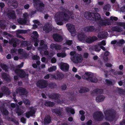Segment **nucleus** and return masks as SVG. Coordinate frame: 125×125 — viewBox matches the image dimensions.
I'll return each mask as SVG.
<instances>
[{"label": "nucleus", "mask_w": 125, "mask_h": 125, "mask_svg": "<svg viewBox=\"0 0 125 125\" xmlns=\"http://www.w3.org/2000/svg\"><path fill=\"white\" fill-rule=\"evenodd\" d=\"M84 15L87 19L97 22L100 26H105L111 25V23L108 21L102 20L100 15L98 13L94 14L93 12H86L85 13Z\"/></svg>", "instance_id": "nucleus-1"}, {"label": "nucleus", "mask_w": 125, "mask_h": 125, "mask_svg": "<svg viewBox=\"0 0 125 125\" xmlns=\"http://www.w3.org/2000/svg\"><path fill=\"white\" fill-rule=\"evenodd\" d=\"M72 15V12L64 9L62 12L57 13L55 15L54 19L57 24L61 25L63 23L67 22L70 18L69 16Z\"/></svg>", "instance_id": "nucleus-2"}, {"label": "nucleus", "mask_w": 125, "mask_h": 125, "mask_svg": "<svg viewBox=\"0 0 125 125\" xmlns=\"http://www.w3.org/2000/svg\"><path fill=\"white\" fill-rule=\"evenodd\" d=\"M40 47L38 48V50L40 52V54L43 55V54L46 56L48 58H51L55 54L54 52L50 51L49 52L47 51H44L45 50L48 49L47 43L41 40L40 42Z\"/></svg>", "instance_id": "nucleus-3"}, {"label": "nucleus", "mask_w": 125, "mask_h": 125, "mask_svg": "<svg viewBox=\"0 0 125 125\" xmlns=\"http://www.w3.org/2000/svg\"><path fill=\"white\" fill-rule=\"evenodd\" d=\"M78 38L79 40L81 42L84 43H90L96 40L97 38L95 36L87 37L84 34V33L81 32L78 34Z\"/></svg>", "instance_id": "nucleus-4"}, {"label": "nucleus", "mask_w": 125, "mask_h": 125, "mask_svg": "<svg viewBox=\"0 0 125 125\" xmlns=\"http://www.w3.org/2000/svg\"><path fill=\"white\" fill-rule=\"evenodd\" d=\"M70 54L71 55V59L72 61L75 63L81 62L83 60V57L81 54H76L75 51L71 52Z\"/></svg>", "instance_id": "nucleus-5"}, {"label": "nucleus", "mask_w": 125, "mask_h": 125, "mask_svg": "<svg viewBox=\"0 0 125 125\" xmlns=\"http://www.w3.org/2000/svg\"><path fill=\"white\" fill-rule=\"evenodd\" d=\"M82 78L84 79H87L94 83H96L97 81V78L94 77L93 74L90 72H85V74L82 75Z\"/></svg>", "instance_id": "nucleus-6"}, {"label": "nucleus", "mask_w": 125, "mask_h": 125, "mask_svg": "<svg viewBox=\"0 0 125 125\" xmlns=\"http://www.w3.org/2000/svg\"><path fill=\"white\" fill-rule=\"evenodd\" d=\"M11 53L13 55H15L18 54L20 55V57L21 59L24 58L25 57V52H23V50L22 49H19L18 50V52L17 50L14 48L13 49L11 50Z\"/></svg>", "instance_id": "nucleus-7"}, {"label": "nucleus", "mask_w": 125, "mask_h": 125, "mask_svg": "<svg viewBox=\"0 0 125 125\" xmlns=\"http://www.w3.org/2000/svg\"><path fill=\"white\" fill-rule=\"evenodd\" d=\"M35 7L38 10L42 11L43 9L44 5L41 0H33Z\"/></svg>", "instance_id": "nucleus-8"}, {"label": "nucleus", "mask_w": 125, "mask_h": 125, "mask_svg": "<svg viewBox=\"0 0 125 125\" xmlns=\"http://www.w3.org/2000/svg\"><path fill=\"white\" fill-rule=\"evenodd\" d=\"M105 119L107 120L110 121L113 120L115 119V116L113 114L110 110L105 111L104 112Z\"/></svg>", "instance_id": "nucleus-9"}, {"label": "nucleus", "mask_w": 125, "mask_h": 125, "mask_svg": "<svg viewBox=\"0 0 125 125\" xmlns=\"http://www.w3.org/2000/svg\"><path fill=\"white\" fill-rule=\"evenodd\" d=\"M39 37V35L37 32L36 31H33L31 36L32 40L34 42V45L37 46L38 45V43L39 42V40L37 39Z\"/></svg>", "instance_id": "nucleus-10"}, {"label": "nucleus", "mask_w": 125, "mask_h": 125, "mask_svg": "<svg viewBox=\"0 0 125 125\" xmlns=\"http://www.w3.org/2000/svg\"><path fill=\"white\" fill-rule=\"evenodd\" d=\"M28 15L27 13H25L23 14L24 19L20 18L18 19V22L20 24L23 25H28V23H27L26 22H29L27 20V18H28Z\"/></svg>", "instance_id": "nucleus-11"}, {"label": "nucleus", "mask_w": 125, "mask_h": 125, "mask_svg": "<svg viewBox=\"0 0 125 125\" xmlns=\"http://www.w3.org/2000/svg\"><path fill=\"white\" fill-rule=\"evenodd\" d=\"M66 26L71 33V35L74 36L75 33V30L74 25L71 24H66Z\"/></svg>", "instance_id": "nucleus-12"}, {"label": "nucleus", "mask_w": 125, "mask_h": 125, "mask_svg": "<svg viewBox=\"0 0 125 125\" xmlns=\"http://www.w3.org/2000/svg\"><path fill=\"white\" fill-rule=\"evenodd\" d=\"M47 85V82L44 80H39L36 83L37 86L41 88H44L46 87Z\"/></svg>", "instance_id": "nucleus-13"}, {"label": "nucleus", "mask_w": 125, "mask_h": 125, "mask_svg": "<svg viewBox=\"0 0 125 125\" xmlns=\"http://www.w3.org/2000/svg\"><path fill=\"white\" fill-rule=\"evenodd\" d=\"M53 28L50 23H46L45 25L43 27L44 31L48 33L52 30Z\"/></svg>", "instance_id": "nucleus-14"}, {"label": "nucleus", "mask_w": 125, "mask_h": 125, "mask_svg": "<svg viewBox=\"0 0 125 125\" xmlns=\"http://www.w3.org/2000/svg\"><path fill=\"white\" fill-rule=\"evenodd\" d=\"M15 72L16 74H17L21 77H23L26 76L28 77V74L25 75V72L23 71L20 70L19 69L15 70Z\"/></svg>", "instance_id": "nucleus-15"}, {"label": "nucleus", "mask_w": 125, "mask_h": 125, "mask_svg": "<svg viewBox=\"0 0 125 125\" xmlns=\"http://www.w3.org/2000/svg\"><path fill=\"white\" fill-rule=\"evenodd\" d=\"M93 117L98 121H100L102 120L103 117L102 113L100 112H97L94 114Z\"/></svg>", "instance_id": "nucleus-16"}, {"label": "nucleus", "mask_w": 125, "mask_h": 125, "mask_svg": "<svg viewBox=\"0 0 125 125\" xmlns=\"http://www.w3.org/2000/svg\"><path fill=\"white\" fill-rule=\"evenodd\" d=\"M1 91L3 93H0V98L3 95H8L10 93L9 89L5 87H3L1 88Z\"/></svg>", "instance_id": "nucleus-17"}, {"label": "nucleus", "mask_w": 125, "mask_h": 125, "mask_svg": "<svg viewBox=\"0 0 125 125\" xmlns=\"http://www.w3.org/2000/svg\"><path fill=\"white\" fill-rule=\"evenodd\" d=\"M60 69L64 72H67L68 71L69 66L66 63L61 62L60 64Z\"/></svg>", "instance_id": "nucleus-18"}, {"label": "nucleus", "mask_w": 125, "mask_h": 125, "mask_svg": "<svg viewBox=\"0 0 125 125\" xmlns=\"http://www.w3.org/2000/svg\"><path fill=\"white\" fill-rule=\"evenodd\" d=\"M2 1H5L9 5L12 6L14 8L17 7L18 4L17 2L15 0H2Z\"/></svg>", "instance_id": "nucleus-19"}, {"label": "nucleus", "mask_w": 125, "mask_h": 125, "mask_svg": "<svg viewBox=\"0 0 125 125\" xmlns=\"http://www.w3.org/2000/svg\"><path fill=\"white\" fill-rule=\"evenodd\" d=\"M8 11V13H6L5 11L4 13V15H7L9 18L14 19L15 17V14L14 11L13 10Z\"/></svg>", "instance_id": "nucleus-20"}, {"label": "nucleus", "mask_w": 125, "mask_h": 125, "mask_svg": "<svg viewBox=\"0 0 125 125\" xmlns=\"http://www.w3.org/2000/svg\"><path fill=\"white\" fill-rule=\"evenodd\" d=\"M36 109L33 107L31 108L30 109V112H27L26 114V117L29 118L31 116H34V114L35 113Z\"/></svg>", "instance_id": "nucleus-21"}, {"label": "nucleus", "mask_w": 125, "mask_h": 125, "mask_svg": "<svg viewBox=\"0 0 125 125\" xmlns=\"http://www.w3.org/2000/svg\"><path fill=\"white\" fill-rule=\"evenodd\" d=\"M101 49H102L104 51L106 50V49L103 46H102L101 47H98L97 45H95L93 46L92 48H91L90 49L91 50L92 49L93 50H94L97 52H99L101 50Z\"/></svg>", "instance_id": "nucleus-22"}, {"label": "nucleus", "mask_w": 125, "mask_h": 125, "mask_svg": "<svg viewBox=\"0 0 125 125\" xmlns=\"http://www.w3.org/2000/svg\"><path fill=\"white\" fill-rule=\"evenodd\" d=\"M27 92L25 89L22 88H20L18 89H17L16 94H19L20 95L25 94L27 93Z\"/></svg>", "instance_id": "nucleus-23"}, {"label": "nucleus", "mask_w": 125, "mask_h": 125, "mask_svg": "<svg viewBox=\"0 0 125 125\" xmlns=\"http://www.w3.org/2000/svg\"><path fill=\"white\" fill-rule=\"evenodd\" d=\"M20 42V41L16 38L13 39L9 41L10 43L11 44H12L14 47H15L17 44L19 43Z\"/></svg>", "instance_id": "nucleus-24"}, {"label": "nucleus", "mask_w": 125, "mask_h": 125, "mask_svg": "<svg viewBox=\"0 0 125 125\" xmlns=\"http://www.w3.org/2000/svg\"><path fill=\"white\" fill-rule=\"evenodd\" d=\"M34 24L33 25V28L34 29L36 28H39L42 27V25L41 24L39 21L37 20H33V21Z\"/></svg>", "instance_id": "nucleus-25"}, {"label": "nucleus", "mask_w": 125, "mask_h": 125, "mask_svg": "<svg viewBox=\"0 0 125 125\" xmlns=\"http://www.w3.org/2000/svg\"><path fill=\"white\" fill-rule=\"evenodd\" d=\"M53 37L54 40L56 41L60 42L62 40V37L57 34H53Z\"/></svg>", "instance_id": "nucleus-26"}, {"label": "nucleus", "mask_w": 125, "mask_h": 125, "mask_svg": "<svg viewBox=\"0 0 125 125\" xmlns=\"http://www.w3.org/2000/svg\"><path fill=\"white\" fill-rule=\"evenodd\" d=\"M107 33L106 32H102L99 33L98 34V37L99 38H105L107 36Z\"/></svg>", "instance_id": "nucleus-27"}, {"label": "nucleus", "mask_w": 125, "mask_h": 125, "mask_svg": "<svg viewBox=\"0 0 125 125\" xmlns=\"http://www.w3.org/2000/svg\"><path fill=\"white\" fill-rule=\"evenodd\" d=\"M50 48L52 49H54L56 50H60L61 49L60 45L58 44L53 43L51 45Z\"/></svg>", "instance_id": "nucleus-28"}, {"label": "nucleus", "mask_w": 125, "mask_h": 125, "mask_svg": "<svg viewBox=\"0 0 125 125\" xmlns=\"http://www.w3.org/2000/svg\"><path fill=\"white\" fill-rule=\"evenodd\" d=\"M28 42H28L24 41L21 44L22 46H27V50H30L32 46L31 44H28Z\"/></svg>", "instance_id": "nucleus-29"}, {"label": "nucleus", "mask_w": 125, "mask_h": 125, "mask_svg": "<svg viewBox=\"0 0 125 125\" xmlns=\"http://www.w3.org/2000/svg\"><path fill=\"white\" fill-rule=\"evenodd\" d=\"M72 41L71 40H66V43H64V44L63 45V48H62V49L63 50H65L67 49H68L69 48L66 47H64L65 46H66L67 45L69 46L72 44Z\"/></svg>", "instance_id": "nucleus-30"}, {"label": "nucleus", "mask_w": 125, "mask_h": 125, "mask_svg": "<svg viewBox=\"0 0 125 125\" xmlns=\"http://www.w3.org/2000/svg\"><path fill=\"white\" fill-rule=\"evenodd\" d=\"M120 26L122 27L125 29V22H116L115 24ZM122 34L123 35H125V31L124 32H122Z\"/></svg>", "instance_id": "nucleus-31"}, {"label": "nucleus", "mask_w": 125, "mask_h": 125, "mask_svg": "<svg viewBox=\"0 0 125 125\" xmlns=\"http://www.w3.org/2000/svg\"><path fill=\"white\" fill-rule=\"evenodd\" d=\"M59 96L58 94H55L53 96H51L50 97V98H52L53 99H54L55 100V102H57V103L59 104L61 103L59 99Z\"/></svg>", "instance_id": "nucleus-32"}, {"label": "nucleus", "mask_w": 125, "mask_h": 125, "mask_svg": "<svg viewBox=\"0 0 125 125\" xmlns=\"http://www.w3.org/2000/svg\"><path fill=\"white\" fill-rule=\"evenodd\" d=\"M94 30V27L92 26L85 27L84 29V31L85 32L93 31Z\"/></svg>", "instance_id": "nucleus-33"}, {"label": "nucleus", "mask_w": 125, "mask_h": 125, "mask_svg": "<svg viewBox=\"0 0 125 125\" xmlns=\"http://www.w3.org/2000/svg\"><path fill=\"white\" fill-rule=\"evenodd\" d=\"M2 76L4 80L7 82H9L10 80V76L8 74H6L5 73H3L2 74Z\"/></svg>", "instance_id": "nucleus-34"}, {"label": "nucleus", "mask_w": 125, "mask_h": 125, "mask_svg": "<svg viewBox=\"0 0 125 125\" xmlns=\"http://www.w3.org/2000/svg\"><path fill=\"white\" fill-rule=\"evenodd\" d=\"M112 29L113 31L120 32L122 31V29L119 26H115L112 27Z\"/></svg>", "instance_id": "nucleus-35"}, {"label": "nucleus", "mask_w": 125, "mask_h": 125, "mask_svg": "<svg viewBox=\"0 0 125 125\" xmlns=\"http://www.w3.org/2000/svg\"><path fill=\"white\" fill-rule=\"evenodd\" d=\"M104 97L103 95H100L96 97V100L97 102H100L103 101Z\"/></svg>", "instance_id": "nucleus-36"}, {"label": "nucleus", "mask_w": 125, "mask_h": 125, "mask_svg": "<svg viewBox=\"0 0 125 125\" xmlns=\"http://www.w3.org/2000/svg\"><path fill=\"white\" fill-rule=\"evenodd\" d=\"M51 119L50 116L47 115L46 116L44 120V124H49L51 122Z\"/></svg>", "instance_id": "nucleus-37"}, {"label": "nucleus", "mask_w": 125, "mask_h": 125, "mask_svg": "<svg viewBox=\"0 0 125 125\" xmlns=\"http://www.w3.org/2000/svg\"><path fill=\"white\" fill-rule=\"evenodd\" d=\"M125 43V41L123 39H119L117 40V45L120 46Z\"/></svg>", "instance_id": "nucleus-38"}, {"label": "nucleus", "mask_w": 125, "mask_h": 125, "mask_svg": "<svg viewBox=\"0 0 125 125\" xmlns=\"http://www.w3.org/2000/svg\"><path fill=\"white\" fill-rule=\"evenodd\" d=\"M32 58L34 60L37 61L36 62V63L37 65H39L40 64V61H38V60H39L40 59V57L39 56L36 55H34L32 57Z\"/></svg>", "instance_id": "nucleus-39"}, {"label": "nucleus", "mask_w": 125, "mask_h": 125, "mask_svg": "<svg viewBox=\"0 0 125 125\" xmlns=\"http://www.w3.org/2000/svg\"><path fill=\"white\" fill-rule=\"evenodd\" d=\"M106 44V41L105 40H103L101 42H98L97 45L98 47H101L103 46H105Z\"/></svg>", "instance_id": "nucleus-40"}, {"label": "nucleus", "mask_w": 125, "mask_h": 125, "mask_svg": "<svg viewBox=\"0 0 125 125\" xmlns=\"http://www.w3.org/2000/svg\"><path fill=\"white\" fill-rule=\"evenodd\" d=\"M0 110L2 113L5 115H6L8 114V111L3 107H1Z\"/></svg>", "instance_id": "nucleus-41"}, {"label": "nucleus", "mask_w": 125, "mask_h": 125, "mask_svg": "<svg viewBox=\"0 0 125 125\" xmlns=\"http://www.w3.org/2000/svg\"><path fill=\"white\" fill-rule=\"evenodd\" d=\"M103 91L102 90L97 89L94 91V92L92 94L94 95L95 94H100L102 93Z\"/></svg>", "instance_id": "nucleus-42"}, {"label": "nucleus", "mask_w": 125, "mask_h": 125, "mask_svg": "<svg viewBox=\"0 0 125 125\" xmlns=\"http://www.w3.org/2000/svg\"><path fill=\"white\" fill-rule=\"evenodd\" d=\"M110 8V5L109 4H107L105 5L103 8L104 11H109Z\"/></svg>", "instance_id": "nucleus-43"}, {"label": "nucleus", "mask_w": 125, "mask_h": 125, "mask_svg": "<svg viewBox=\"0 0 125 125\" xmlns=\"http://www.w3.org/2000/svg\"><path fill=\"white\" fill-rule=\"evenodd\" d=\"M57 55L58 57H61L62 58H64L65 57L66 55V54L64 52H62L61 53H58L57 54Z\"/></svg>", "instance_id": "nucleus-44"}, {"label": "nucleus", "mask_w": 125, "mask_h": 125, "mask_svg": "<svg viewBox=\"0 0 125 125\" xmlns=\"http://www.w3.org/2000/svg\"><path fill=\"white\" fill-rule=\"evenodd\" d=\"M89 91V89L85 87H81L80 88V90H79V92L80 93H83L87 92Z\"/></svg>", "instance_id": "nucleus-45"}, {"label": "nucleus", "mask_w": 125, "mask_h": 125, "mask_svg": "<svg viewBox=\"0 0 125 125\" xmlns=\"http://www.w3.org/2000/svg\"><path fill=\"white\" fill-rule=\"evenodd\" d=\"M109 52L107 51H106L104 54L103 58L104 60L106 61H107L108 60V59L107 56L109 55Z\"/></svg>", "instance_id": "nucleus-46"}, {"label": "nucleus", "mask_w": 125, "mask_h": 125, "mask_svg": "<svg viewBox=\"0 0 125 125\" xmlns=\"http://www.w3.org/2000/svg\"><path fill=\"white\" fill-rule=\"evenodd\" d=\"M66 110L67 112L68 113L70 112L73 114H74L75 113L74 110V109L73 108L67 107L66 108Z\"/></svg>", "instance_id": "nucleus-47"}, {"label": "nucleus", "mask_w": 125, "mask_h": 125, "mask_svg": "<svg viewBox=\"0 0 125 125\" xmlns=\"http://www.w3.org/2000/svg\"><path fill=\"white\" fill-rule=\"evenodd\" d=\"M45 105L47 106L52 107L54 105V103H53L49 101L46 102L45 103Z\"/></svg>", "instance_id": "nucleus-48"}, {"label": "nucleus", "mask_w": 125, "mask_h": 125, "mask_svg": "<svg viewBox=\"0 0 125 125\" xmlns=\"http://www.w3.org/2000/svg\"><path fill=\"white\" fill-rule=\"evenodd\" d=\"M56 69V66H53L52 67L48 68V70L49 72H51L55 71Z\"/></svg>", "instance_id": "nucleus-49"}, {"label": "nucleus", "mask_w": 125, "mask_h": 125, "mask_svg": "<svg viewBox=\"0 0 125 125\" xmlns=\"http://www.w3.org/2000/svg\"><path fill=\"white\" fill-rule=\"evenodd\" d=\"M16 113L18 115H21L23 113V111L21 110V109H18L16 110L15 111Z\"/></svg>", "instance_id": "nucleus-50"}, {"label": "nucleus", "mask_w": 125, "mask_h": 125, "mask_svg": "<svg viewBox=\"0 0 125 125\" xmlns=\"http://www.w3.org/2000/svg\"><path fill=\"white\" fill-rule=\"evenodd\" d=\"M52 112L55 114L60 115H61L60 112L57 109H52Z\"/></svg>", "instance_id": "nucleus-51"}, {"label": "nucleus", "mask_w": 125, "mask_h": 125, "mask_svg": "<svg viewBox=\"0 0 125 125\" xmlns=\"http://www.w3.org/2000/svg\"><path fill=\"white\" fill-rule=\"evenodd\" d=\"M0 67L4 70L6 72L7 71L8 67L7 66L4 64H0Z\"/></svg>", "instance_id": "nucleus-52"}, {"label": "nucleus", "mask_w": 125, "mask_h": 125, "mask_svg": "<svg viewBox=\"0 0 125 125\" xmlns=\"http://www.w3.org/2000/svg\"><path fill=\"white\" fill-rule=\"evenodd\" d=\"M23 101L24 104L26 105H29L30 103V101L26 99H24Z\"/></svg>", "instance_id": "nucleus-53"}, {"label": "nucleus", "mask_w": 125, "mask_h": 125, "mask_svg": "<svg viewBox=\"0 0 125 125\" xmlns=\"http://www.w3.org/2000/svg\"><path fill=\"white\" fill-rule=\"evenodd\" d=\"M52 79H60L59 78V76H58L57 75V76L56 77L55 75L54 74H51L50 75Z\"/></svg>", "instance_id": "nucleus-54"}, {"label": "nucleus", "mask_w": 125, "mask_h": 125, "mask_svg": "<svg viewBox=\"0 0 125 125\" xmlns=\"http://www.w3.org/2000/svg\"><path fill=\"white\" fill-rule=\"evenodd\" d=\"M26 31L23 30H18L17 32L18 33H23L26 32Z\"/></svg>", "instance_id": "nucleus-55"}, {"label": "nucleus", "mask_w": 125, "mask_h": 125, "mask_svg": "<svg viewBox=\"0 0 125 125\" xmlns=\"http://www.w3.org/2000/svg\"><path fill=\"white\" fill-rule=\"evenodd\" d=\"M110 20L111 21H117L118 20V18L115 17L111 16L110 17Z\"/></svg>", "instance_id": "nucleus-56"}, {"label": "nucleus", "mask_w": 125, "mask_h": 125, "mask_svg": "<svg viewBox=\"0 0 125 125\" xmlns=\"http://www.w3.org/2000/svg\"><path fill=\"white\" fill-rule=\"evenodd\" d=\"M115 4H116V5H117V7H116L114 5L113 6V8L114 9H116V11L118 10H119V6L118 4L117 3V2H116L115 3Z\"/></svg>", "instance_id": "nucleus-57"}, {"label": "nucleus", "mask_w": 125, "mask_h": 125, "mask_svg": "<svg viewBox=\"0 0 125 125\" xmlns=\"http://www.w3.org/2000/svg\"><path fill=\"white\" fill-rule=\"evenodd\" d=\"M105 81L108 85H110L112 84V83L111 81L106 79L105 80Z\"/></svg>", "instance_id": "nucleus-58"}, {"label": "nucleus", "mask_w": 125, "mask_h": 125, "mask_svg": "<svg viewBox=\"0 0 125 125\" xmlns=\"http://www.w3.org/2000/svg\"><path fill=\"white\" fill-rule=\"evenodd\" d=\"M5 25L2 24L1 22H0V27L2 29H4L5 28Z\"/></svg>", "instance_id": "nucleus-59"}, {"label": "nucleus", "mask_w": 125, "mask_h": 125, "mask_svg": "<svg viewBox=\"0 0 125 125\" xmlns=\"http://www.w3.org/2000/svg\"><path fill=\"white\" fill-rule=\"evenodd\" d=\"M104 3V2L103 1H98L97 3V4L99 5H102Z\"/></svg>", "instance_id": "nucleus-60"}, {"label": "nucleus", "mask_w": 125, "mask_h": 125, "mask_svg": "<svg viewBox=\"0 0 125 125\" xmlns=\"http://www.w3.org/2000/svg\"><path fill=\"white\" fill-rule=\"evenodd\" d=\"M21 120L23 124H25L26 123V119L23 117H22L21 119Z\"/></svg>", "instance_id": "nucleus-61"}, {"label": "nucleus", "mask_w": 125, "mask_h": 125, "mask_svg": "<svg viewBox=\"0 0 125 125\" xmlns=\"http://www.w3.org/2000/svg\"><path fill=\"white\" fill-rule=\"evenodd\" d=\"M51 62L52 63H55L56 62V59L55 58H53L51 59Z\"/></svg>", "instance_id": "nucleus-62"}, {"label": "nucleus", "mask_w": 125, "mask_h": 125, "mask_svg": "<svg viewBox=\"0 0 125 125\" xmlns=\"http://www.w3.org/2000/svg\"><path fill=\"white\" fill-rule=\"evenodd\" d=\"M84 2L86 3L87 4H89L91 2V0H83Z\"/></svg>", "instance_id": "nucleus-63"}, {"label": "nucleus", "mask_w": 125, "mask_h": 125, "mask_svg": "<svg viewBox=\"0 0 125 125\" xmlns=\"http://www.w3.org/2000/svg\"><path fill=\"white\" fill-rule=\"evenodd\" d=\"M120 10L123 12L125 11V6H124L121 8Z\"/></svg>", "instance_id": "nucleus-64"}]
</instances>
